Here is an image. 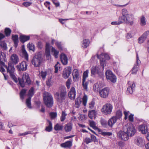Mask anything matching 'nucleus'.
<instances>
[{
    "label": "nucleus",
    "instance_id": "obj_8",
    "mask_svg": "<svg viewBox=\"0 0 149 149\" xmlns=\"http://www.w3.org/2000/svg\"><path fill=\"white\" fill-rule=\"evenodd\" d=\"M112 105L110 104L107 103L103 106L102 111L105 114H110L112 111Z\"/></svg>",
    "mask_w": 149,
    "mask_h": 149
},
{
    "label": "nucleus",
    "instance_id": "obj_30",
    "mask_svg": "<svg viewBox=\"0 0 149 149\" xmlns=\"http://www.w3.org/2000/svg\"><path fill=\"white\" fill-rule=\"evenodd\" d=\"M72 75L74 81H76L77 79L78 78L79 72L77 70L74 69V70L72 73Z\"/></svg>",
    "mask_w": 149,
    "mask_h": 149
},
{
    "label": "nucleus",
    "instance_id": "obj_17",
    "mask_svg": "<svg viewBox=\"0 0 149 149\" xmlns=\"http://www.w3.org/2000/svg\"><path fill=\"white\" fill-rule=\"evenodd\" d=\"M135 144L140 147L142 146L145 143V141L142 137H138L134 140Z\"/></svg>",
    "mask_w": 149,
    "mask_h": 149
},
{
    "label": "nucleus",
    "instance_id": "obj_4",
    "mask_svg": "<svg viewBox=\"0 0 149 149\" xmlns=\"http://www.w3.org/2000/svg\"><path fill=\"white\" fill-rule=\"evenodd\" d=\"M123 130L125 131L130 136L134 135L136 133V130L132 124H127L123 127Z\"/></svg>",
    "mask_w": 149,
    "mask_h": 149
},
{
    "label": "nucleus",
    "instance_id": "obj_34",
    "mask_svg": "<svg viewBox=\"0 0 149 149\" xmlns=\"http://www.w3.org/2000/svg\"><path fill=\"white\" fill-rule=\"evenodd\" d=\"M47 121L49 123V125L46 127L45 130L47 132H50L52 129V122L49 120H47Z\"/></svg>",
    "mask_w": 149,
    "mask_h": 149
},
{
    "label": "nucleus",
    "instance_id": "obj_61",
    "mask_svg": "<svg viewBox=\"0 0 149 149\" xmlns=\"http://www.w3.org/2000/svg\"><path fill=\"white\" fill-rule=\"evenodd\" d=\"M32 3L30 2H24L22 4L25 7H27L31 4Z\"/></svg>",
    "mask_w": 149,
    "mask_h": 149
},
{
    "label": "nucleus",
    "instance_id": "obj_11",
    "mask_svg": "<svg viewBox=\"0 0 149 149\" xmlns=\"http://www.w3.org/2000/svg\"><path fill=\"white\" fill-rule=\"evenodd\" d=\"M141 63V61L139 58L137 53L136 54V64H134L131 71V73L132 74H136L138 71L139 65Z\"/></svg>",
    "mask_w": 149,
    "mask_h": 149
},
{
    "label": "nucleus",
    "instance_id": "obj_35",
    "mask_svg": "<svg viewBox=\"0 0 149 149\" xmlns=\"http://www.w3.org/2000/svg\"><path fill=\"white\" fill-rule=\"evenodd\" d=\"M0 46L1 49L4 50H6L7 47L6 44L4 41H1L0 42Z\"/></svg>",
    "mask_w": 149,
    "mask_h": 149
},
{
    "label": "nucleus",
    "instance_id": "obj_20",
    "mask_svg": "<svg viewBox=\"0 0 149 149\" xmlns=\"http://www.w3.org/2000/svg\"><path fill=\"white\" fill-rule=\"evenodd\" d=\"M5 67L7 69V72L9 73L10 74L14 73L15 68L13 65L12 64L8 63V66L6 65Z\"/></svg>",
    "mask_w": 149,
    "mask_h": 149
},
{
    "label": "nucleus",
    "instance_id": "obj_22",
    "mask_svg": "<svg viewBox=\"0 0 149 149\" xmlns=\"http://www.w3.org/2000/svg\"><path fill=\"white\" fill-rule=\"evenodd\" d=\"M117 118L115 116H113L108 120V124L110 127H112L113 125L116 122Z\"/></svg>",
    "mask_w": 149,
    "mask_h": 149
},
{
    "label": "nucleus",
    "instance_id": "obj_29",
    "mask_svg": "<svg viewBox=\"0 0 149 149\" xmlns=\"http://www.w3.org/2000/svg\"><path fill=\"white\" fill-rule=\"evenodd\" d=\"M135 84L134 83H133L132 85L129 86L127 88V91L130 94H132L135 88Z\"/></svg>",
    "mask_w": 149,
    "mask_h": 149
},
{
    "label": "nucleus",
    "instance_id": "obj_2",
    "mask_svg": "<svg viewBox=\"0 0 149 149\" xmlns=\"http://www.w3.org/2000/svg\"><path fill=\"white\" fill-rule=\"evenodd\" d=\"M10 76L15 82L17 83L18 81L20 86L22 88L24 87L26 84L29 85L31 84V81L29 74L27 73H24L22 79L18 77V79L14 73L10 74Z\"/></svg>",
    "mask_w": 149,
    "mask_h": 149
},
{
    "label": "nucleus",
    "instance_id": "obj_41",
    "mask_svg": "<svg viewBox=\"0 0 149 149\" xmlns=\"http://www.w3.org/2000/svg\"><path fill=\"white\" fill-rule=\"evenodd\" d=\"M31 97H29L26 99V103L27 107L29 108H31Z\"/></svg>",
    "mask_w": 149,
    "mask_h": 149
},
{
    "label": "nucleus",
    "instance_id": "obj_39",
    "mask_svg": "<svg viewBox=\"0 0 149 149\" xmlns=\"http://www.w3.org/2000/svg\"><path fill=\"white\" fill-rule=\"evenodd\" d=\"M122 116V111L120 110H118L116 113V116H114L116 117L117 119H120L121 118Z\"/></svg>",
    "mask_w": 149,
    "mask_h": 149
},
{
    "label": "nucleus",
    "instance_id": "obj_37",
    "mask_svg": "<svg viewBox=\"0 0 149 149\" xmlns=\"http://www.w3.org/2000/svg\"><path fill=\"white\" fill-rule=\"evenodd\" d=\"M89 121L90 127H92L95 130L98 129V128L96 126V124L94 121L91 120H89Z\"/></svg>",
    "mask_w": 149,
    "mask_h": 149
},
{
    "label": "nucleus",
    "instance_id": "obj_63",
    "mask_svg": "<svg viewBox=\"0 0 149 149\" xmlns=\"http://www.w3.org/2000/svg\"><path fill=\"white\" fill-rule=\"evenodd\" d=\"M126 38L127 39H129L131 38L132 37V36L131 33H127L126 35L125 36Z\"/></svg>",
    "mask_w": 149,
    "mask_h": 149
},
{
    "label": "nucleus",
    "instance_id": "obj_12",
    "mask_svg": "<svg viewBox=\"0 0 149 149\" xmlns=\"http://www.w3.org/2000/svg\"><path fill=\"white\" fill-rule=\"evenodd\" d=\"M100 56H102L100 58V62L101 65L104 68V65H105L106 60H109L110 59V57L109 55L106 53L102 54Z\"/></svg>",
    "mask_w": 149,
    "mask_h": 149
},
{
    "label": "nucleus",
    "instance_id": "obj_13",
    "mask_svg": "<svg viewBox=\"0 0 149 149\" xmlns=\"http://www.w3.org/2000/svg\"><path fill=\"white\" fill-rule=\"evenodd\" d=\"M27 66L26 62L23 61L17 65L16 68L19 71H24L27 70Z\"/></svg>",
    "mask_w": 149,
    "mask_h": 149
},
{
    "label": "nucleus",
    "instance_id": "obj_64",
    "mask_svg": "<svg viewBox=\"0 0 149 149\" xmlns=\"http://www.w3.org/2000/svg\"><path fill=\"white\" fill-rule=\"evenodd\" d=\"M102 135H104V136H110L112 134L111 133L108 132H102Z\"/></svg>",
    "mask_w": 149,
    "mask_h": 149
},
{
    "label": "nucleus",
    "instance_id": "obj_19",
    "mask_svg": "<svg viewBox=\"0 0 149 149\" xmlns=\"http://www.w3.org/2000/svg\"><path fill=\"white\" fill-rule=\"evenodd\" d=\"M6 54L3 52H0V64L2 66H5L4 61H6Z\"/></svg>",
    "mask_w": 149,
    "mask_h": 149
},
{
    "label": "nucleus",
    "instance_id": "obj_57",
    "mask_svg": "<svg viewBox=\"0 0 149 149\" xmlns=\"http://www.w3.org/2000/svg\"><path fill=\"white\" fill-rule=\"evenodd\" d=\"M27 46L28 47H29L30 50L33 51L35 49V47L34 45L31 44H30V43H29L27 45Z\"/></svg>",
    "mask_w": 149,
    "mask_h": 149
},
{
    "label": "nucleus",
    "instance_id": "obj_7",
    "mask_svg": "<svg viewBox=\"0 0 149 149\" xmlns=\"http://www.w3.org/2000/svg\"><path fill=\"white\" fill-rule=\"evenodd\" d=\"M91 76H94L96 74L100 77H102L103 75L100 68L98 67L93 66L91 68Z\"/></svg>",
    "mask_w": 149,
    "mask_h": 149
},
{
    "label": "nucleus",
    "instance_id": "obj_59",
    "mask_svg": "<svg viewBox=\"0 0 149 149\" xmlns=\"http://www.w3.org/2000/svg\"><path fill=\"white\" fill-rule=\"evenodd\" d=\"M149 34V31H147L145 32L141 36L142 37L144 38L145 39L146 38L147 36Z\"/></svg>",
    "mask_w": 149,
    "mask_h": 149
},
{
    "label": "nucleus",
    "instance_id": "obj_62",
    "mask_svg": "<svg viewBox=\"0 0 149 149\" xmlns=\"http://www.w3.org/2000/svg\"><path fill=\"white\" fill-rule=\"evenodd\" d=\"M134 115L132 114H130L128 117L129 120L131 122H133L134 120Z\"/></svg>",
    "mask_w": 149,
    "mask_h": 149
},
{
    "label": "nucleus",
    "instance_id": "obj_54",
    "mask_svg": "<svg viewBox=\"0 0 149 149\" xmlns=\"http://www.w3.org/2000/svg\"><path fill=\"white\" fill-rule=\"evenodd\" d=\"M56 112H51L49 113V115L52 119H54L57 117Z\"/></svg>",
    "mask_w": 149,
    "mask_h": 149
},
{
    "label": "nucleus",
    "instance_id": "obj_28",
    "mask_svg": "<svg viewBox=\"0 0 149 149\" xmlns=\"http://www.w3.org/2000/svg\"><path fill=\"white\" fill-rule=\"evenodd\" d=\"M96 114L97 113L95 110H91L88 111V116L89 118L91 119H92L93 118H95L96 116Z\"/></svg>",
    "mask_w": 149,
    "mask_h": 149
},
{
    "label": "nucleus",
    "instance_id": "obj_40",
    "mask_svg": "<svg viewBox=\"0 0 149 149\" xmlns=\"http://www.w3.org/2000/svg\"><path fill=\"white\" fill-rule=\"evenodd\" d=\"M4 32L6 36H8L10 35L11 30L9 28H6L4 30Z\"/></svg>",
    "mask_w": 149,
    "mask_h": 149
},
{
    "label": "nucleus",
    "instance_id": "obj_44",
    "mask_svg": "<svg viewBox=\"0 0 149 149\" xmlns=\"http://www.w3.org/2000/svg\"><path fill=\"white\" fill-rule=\"evenodd\" d=\"M88 73L89 70H86L84 72L83 75L82 79V80H83L84 81H86V79L88 77Z\"/></svg>",
    "mask_w": 149,
    "mask_h": 149
},
{
    "label": "nucleus",
    "instance_id": "obj_25",
    "mask_svg": "<svg viewBox=\"0 0 149 149\" xmlns=\"http://www.w3.org/2000/svg\"><path fill=\"white\" fill-rule=\"evenodd\" d=\"M29 39L30 36H29L22 35H21L19 37L20 41L22 43L29 40Z\"/></svg>",
    "mask_w": 149,
    "mask_h": 149
},
{
    "label": "nucleus",
    "instance_id": "obj_53",
    "mask_svg": "<svg viewBox=\"0 0 149 149\" xmlns=\"http://www.w3.org/2000/svg\"><path fill=\"white\" fill-rule=\"evenodd\" d=\"M100 122L102 125L104 127H107V121L104 119H102L100 121Z\"/></svg>",
    "mask_w": 149,
    "mask_h": 149
},
{
    "label": "nucleus",
    "instance_id": "obj_45",
    "mask_svg": "<svg viewBox=\"0 0 149 149\" xmlns=\"http://www.w3.org/2000/svg\"><path fill=\"white\" fill-rule=\"evenodd\" d=\"M87 99V96L86 95H85L82 98L83 104L84 106H86Z\"/></svg>",
    "mask_w": 149,
    "mask_h": 149
},
{
    "label": "nucleus",
    "instance_id": "obj_46",
    "mask_svg": "<svg viewBox=\"0 0 149 149\" xmlns=\"http://www.w3.org/2000/svg\"><path fill=\"white\" fill-rule=\"evenodd\" d=\"M34 88L32 87H31L29 91V97H31H31L33 96L34 94Z\"/></svg>",
    "mask_w": 149,
    "mask_h": 149
},
{
    "label": "nucleus",
    "instance_id": "obj_1",
    "mask_svg": "<svg viewBox=\"0 0 149 149\" xmlns=\"http://www.w3.org/2000/svg\"><path fill=\"white\" fill-rule=\"evenodd\" d=\"M54 96L56 101L59 104H67L68 102V93L64 86H60L58 91L54 93Z\"/></svg>",
    "mask_w": 149,
    "mask_h": 149
},
{
    "label": "nucleus",
    "instance_id": "obj_47",
    "mask_svg": "<svg viewBox=\"0 0 149 149\" xmlns=\"http://www.w3.org/2000/svg\"><path fill=\"white\" fill-rule=\"evenodd\" d=\"M100 88V86L98 83H95L93 86V90L95 91H98Z\"/></svg>",
    "mask_w": 149,
    "mask_h": 149
},
{
    "label": "nucleus",
    "instance_id": "obj_5",
    "mask_svg": "<svg viewBox=\"0 0 149 149\" xmlns=\"http://www.w3.org/2000/svg\"><path fill=\"white\" fill-rule=\"evenodd\" d=\"M42 62V56L39 53L36 54L32 60V64L35 67H39Z\"/></svg>",
    "mask_w": 149,
    "mask_h": 149
},
{
    "label": "nucleus",
    "instance_id": "obj_16",
    "mask_svg": "<svg viewBox=\"0 0 149 149\" xmlns=\"http://www.w3.org/2000/svg\"><path fill=\"white\" fill-rule=\"evenodd\" d=\"M125 8H124L122 9L121 11L122 15L119 16L118 18V21L120 24L125 23Z\"/></svg>",
    "mask_w": 149,
    "mask_h": 149
},
{
    "label": "nucleus",
    "instance_id": "obj_15",
    "mask_svg": "<svg viewBox=\"0 0 149 149\" xmlns=\"http://www.w3.org/2000/svg\"><path fill=\"white\" fill-rule=\"evenodd\" d=\"M109 89L107 87L101 90L99 92L100 96L102 97L106 98L108 95Z\"/></svg>",
    "mask_w": 149,
    "mask_h": 149
},
{
    "label": "nucleus",
    "instance_id": "obj_18",
    "mask_svg": "<svg viewBox=\"0 0 149 149\" xmlns=\"http://www.w3.org/2000/svg\"><path fill=\"white\" fill-rule=\"evenodd\" d=\"M76 95L75 88L74 87H72L70 91L68 93V96L71 100H73L75 98Z\"/></svg>",
    "mask_w": 149,
    "mask_h": 149
},
{
    "label": "nucleus",
    "instance_id": "obj_32",
    "mask_svg": "<svg viewBox=\"0 0 149 149\" xmlns=\"http://www.w3.org/2000/svg\"><path fill=\"white\" fill-rule=\"evenodd\" d=\"M89 41L88 39H84L83 40L81 47L83 48H86L89 46Z\"/></svg>",
    "mask_w": 149,
    "mask_h": 149
},
{
    "label": "nucleus",
    "instance_id": "obj_26",
    "mask_svg": "<svg viewBox=\"0 0 149 149\" xmlns=\"http://www.w3.org/2000/svg\"><path fill=\"white\" fill-rule=\"evenodd\" d=\"M12 39L14 42L15 48H16L18 45L19 42L18 36L17 35H12Z\"/></svg>",
    "mask_w": 149,
    "mask_h": 149
},
{
    "label": "nucleus",
    "instance_id": "obj_51",
    "mask_svg": "<svg viewBox=\"0 0 149 149\" xmlns=\"http://www.w3.org/2000/svg\"><path fill=\"white\" fill-rule=\"evenodd\" d=\"M53 83V82L52 81L51 78H49L46 81V84L48 86H51Z\"/></svg>",
    "mask_w": 149,
    "mask_h": 149
},
{
    "label": "nucleus",
    "instance_id": "obj_52",
    "mask_svg": "<svg viewBox=\"0 0 149 149\" xmlns=\"http://www.w3.org/2000/svg\"><path fill=\"white\" fill-rule=\"evenodd\" d=\"M95 102L94 100H92L89 103L88 107L90 109H92L93 108L94 106Z\"/></svg>",
    "mask_w": 149,
    "mask_h": 149
},
{
    "label": "nucleus",
    "instance_id": "obj_6",
    "mask_svg": "<svg viewBox=\"0 0 149 149\" xmlns=\"http://www.w3.org/2000/svg\"><path fill=\"white\" fill-rule=\"evenodd\" d=\"M125 22L126 24L132 25L134 23V16L131 13H129L127 10L125 9Z\"/></svg>",
    "mask_w": 149,
    "mask_h": 149
},
{
    "label": "nucleus",
    "instance_id": "obj_14",
    "mask_svg": "<svg viewBox=\"0 0 149 149\" xmlns=\"http://www.w3.org/2000/svg\"><path fill=\"white\" fill-rule=\"evenodd\" d=\"M72 68L70 66L66 67L64 70L63 72V77L65 79L68 78L71 73Z\"/></svg>",
    "mask_w": 149,
    "mask_h": 149
},
{
    "label": "nucleus",
    "instance_id": "obj_48",
    "mask_svg": "<svg viewBox=\"0 0 149 149\" xmlns=\"http://www.w3.org/2000/svg\"><path fill=\"white\" fill-rule=\"evenodd\" d=\"M66 115L67 114L65 113V111H62L61 116V121H63L65 120Z\"/></svg>",
    "mask_w": 149,
    "mask_h": 149
},
{
    "label": "nucleus",
    "instance_id": "obj_55",
    "mask_svg": "<svg viewBox=\"0 0 149 149\" xmlns=\"http://www.w3.org/2000/svg\"><path fill=\"white\" fill-rule=\"evenodd\" d=\"M47 74V72L46 71L43 72L41 71L40 73V76L42 77V79H45Z\"/></svg>",
    "mask_w": 149,
    "mask_h": 149
},
{
    "label": "nucleus",
    "instance_id": "obj_24",
    "mask_svg": "<svg viewBox=\"0 0 149 149\" xmlns=\"http://www.w3.org/2000/svg\"><path fill=\"white\" fill-rule=\"evenodd\" d=\"M45 54L46 57L49 58L50 57V45L49 43H46V45Z\"/></svg>",
    "mask_w": 149,
    "mask_h": 149
},
{
    "label": "nucleus",
    "instance_id": "obj_43",
    "mask_svg": "<svg viewBox=\"0 0 149 149\" xmlns=\"http://www.w3.org/2000/svg\"><path fill=\"white\" fill-rule=\"evenodd\" d=\"M52 52L54 53V55L56 58L58 57V55L59 53V51L56 50L54 47H52Z\"/></svg>",
    "mask_w": 149,
    "mask_h": 149
},
{
    "label": "nucleus",
    "instance_id": "obj_49",
    "mask_svg": "<svg viewBox=\"0 0 149 149\" xmlns=\"http://www.w3.org/2000/svg\"><path fill=\"white\" fill-rule=\"evenodd\" d=\"M63 126L59 125L58 124H56L54 127V129L56 131L60 130H62Z\"/></svg>",
    "mask_w": 149,
    "mask_h": 149
},
{
    "label": "nucleus",
    "instance_id": "obj_33",
    "mask_svg": "<svg viewBox=\"0 0 149 149\" xmlns=\"http://www.w3.org/2000/svg\"><path fill=\"white\" fill-rule=\"evenodd\" d=\"M72 128V124L71 123L67 124L65 125V130L67 132H69L71 130Z\"/></svg>",
    "mask_w": 149,
    "mask_h": 149
},
{
    "label": "nucleus",
    "instance_id": "obj_23",
    "mask_svg": "<svg viewBox=\"0 0 149 149\" xmlns=\"http://www.w3.org/2000/svg\"><path fill=\"white\" fill-rule=\"evenodd\" d=\"M139 129L142 133L144 134L147 132V127L144 124H142L139 126Z\"/></svg>",
    "mask_w": 149,
    "mask_h": 149
},
{
    "label": "nucleus",
    "instance_id": "obj_10",
    "mask_svg": "<svg viewBox=\"0 0 149 149\" xmlns=\"http://www.w3.org/2000/svg\"><path fill=\"white\" fill-rule=\"evenodd\" d=\"M118 136L119 138L124 141H127L130 136L125 131H120L118 133Z\"/></svg>",
    "mask_w": 149,
    "mask_h": 149
},
{
    "label": "nucleus",
    "instance_id": "obj_31",
    "mask_svg": "<svg viewBox=\"0 0 149 149\" xmlns=\"http://www.w3.org/2000/svg\"><path fill=\"white\" fill-rule=\"evenodd\" d=\"M11 58L13 62L15 64L18 62V56L15 54H13L11 56Z\"/></svg>",
    "mask_w": 149,
    "mask_h": 149
},
{
    "label": "nucleus",
    "instance_id": "obj_21",
    "mask_svg": "<svg viewBox=\"0 0 149 149\" xmlns=\"http://www.w3.org/2000/svg\"><path fill=\"white\" fill-rule=\"evenodd\" d=\"M61 62L63 65H66L68 63V59L67 56L63 53H62L60 56Z\"/></svg>",
    "mask_w": 149,
    "mask_h": 149
},
{
    "label": "nucleus",
    "instance_id": "obj_36",
    "mask_svg": "<svg viewBox=\"0 0 149 149\" xmlns=\"http://www.w3.org/2000/svg\"><path fill=\"white\" fill-rule=\"evenodd\" d=\"M26 90L25 89H22L20 93V97L21 100H23L25 95Z\"/></svg>",
    "mask_w": 149,
    "mask_h": 149
},
{
    "label": "nucleus",
    "instance_id": "obj_60",
    "mask_svg": "<svg viewBox=\"0 0 149 149\" xmlns=\"http://www.w3.org/2000/svg\"><path fill=\"white\" fill-rule=\"evenodd\" d=\"M84 142L86 144H88L92 142V140L90 138L87 137L85 139Z\"/></svg>",
    "mask_w": 149,
    "mask_h": 149
},
{
    "label": "nucleus",
    "instance_id": "obj_9",
    "mask_svg": "<svg viewBox=\"0 0 149 149\" xmlns=\"http://www.w3.org/2000/svg\"><path fill=\"white\" fill-rule=\"evenodd\" d=\"M105 74L106 78L108 79L109 80L113 83L116 82V77L111 70H107Z\"/></svg>",
    "mask_w": 149,
    "mask_h": 149
},
{
    "label": "nucleus",
    "instance_id": "obj_3",
    "mask_svg": "<svg viewBox=\"0 0 149 149\" xmlns=\"http://www.w3.org/2000/svg\"><path fill=\"white\" fill-rule=\"evenodd\" d=\"M44 102L46 106L49 108L52 107L53 104V99L52 95L46 92L43 94Z\"/></svg>",
    "mask_w": 149,
    "mask_h": 149
},
{
    "label": "nucleus",
    "instance_id": "obj_58",
    "mask_svg": "<svg viewBox=\"0 0 149 149\" xmlns=\"http://www.w3.org/2000/svg\"><path fill=\"white\" fill-rule=\"evenodd\" d=\"M146 39L142 36L140 37L138 39V42L139 43H143L145 41Z\"/></svg>",
    "mask_w": 149,
    "mask_h": 149
},
{
    "label": "nucleus",
    "instance_id": "obj_38",
    "mask_svg": "<svg viewBox=\"0 0 149 149\" xmlns=\"http://www.w3.org/2000/svg\"><path fill=\"white\" fill-rule=\"evenodd\" d=\"M146 24L145 18L144 16H142L140 19V25L141 26H144Z\"/></svg>",
    "mask_w": 149,
    "mask_h": 149
},
{
    "label": "nucleus",
    "instance_id": "obj_27",
    "mask_svg": "<svg viewBox=\"0 0 149 149\" xmlns=\"http://www.w3.org/2000/svg\"><path fill=\"white\" fill-rule=\"evenodd\" d=\"M72 145V141H67L64 143H61V147L64 148L70 147Z\"/></svg>",
    "mask_w": 149,
    "mask_h": 149
},
{
    "label": "nucleus",
    "instance_id": "obj_56",
    "mask_svg": "<svg viewBox=\"0 0 149 149\" xmlns=\"http://www.w3.org/2000/svg\"><path fill=\"white\" fill-rule=\"evenodd\" d=\"M22 52L23 54L25 56V58L26 59H28V55L24 48L22 49Z\"/></svg>",
    "mask_w": 149,
    "mask_h": 149
},
{
    "label": "nucleus",
    "instance_id": "obj_50",
    "mask_svg": "<svg viewBox=\"0 0 149 149\" xmlns=\"http://www.w3.org/2000/svg\"><path fill=\"white\" fill-rule=\"evenodd\" d=\"M85 81H84L83 80H82V84L84 90L87 91L88 84L87 82H85Z\"/></svg>",
    "mask_w": 149,
    "mask_h": 149
},
{
    "label": "nucleus",
    "instance_id": "obj_42",
    "mask_svg": "<svg viewBox=\"0 0 149 149\" xmlns=\"http://www.w3.org/2000/svg\"><path fill=\"white\" fill-rule=\"evenodd\" d=\"M81 104V100L80 98H77L75 100V106L76 107L78 108Z\"/></svg>",
    "mask_w": 149,
    "mask_h": 149
}]
</instances>
